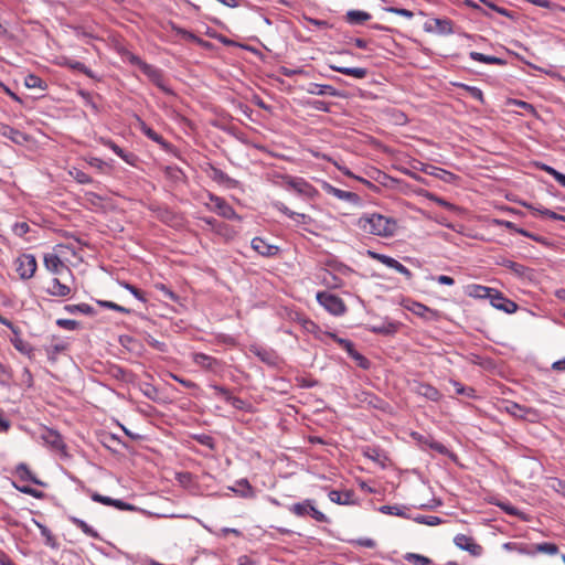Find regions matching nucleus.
Listing matches in <instances>:
<instances>
[{
  "label": "nucleus",
  "instance_id": "f257e3e1",
  "mask_svg": "<svg viewBox=\"0 0 565 565\" xmlns=\"http://www.w3.org/2000/svg\"><path fill=\"white\" fill-rule=\"evenodd\" d=\"M356 225L364 233L381 237H392L397 231L395 218L379 213L363 214L359 217Z\"/></svg>",
  "mask_w": 565,
  "mask_h": 565
},
{
  "label": "nucleus",
  "instance_id": "f03ea898",
  "mask_svg": "<svg viewBox=\"0 0 565 565\" xmlns=\"http://www.w3.org/2000/svg\"><path fill=\"white\" fill-rule=\"evenodd\" d=\"M316 298L319 305L333 316H342L347 312V306L339 296L328 291H319Z\"/></svg>",
  "mask_w": 565,
  "mask_h": 565
},
{
  "label": "nucleus",
  "instance_id": "7ed1b4c3",
  "mask_svg": "<svg viewBox=\"0 0 565 565\" xmlns=\"http://www.w3.org/2000/svg\"><path fill=\"white\" fill-rule=\"evenodd\" d=\"M209 200L211 204H206L207 207L220 216L227 220L241 218L235 210L223 198L209 193Z\"/></svg>",
  "mask_w": 565,
  "mask_h": 565
},
{
  "label": "nucleus",
  "instance_id": "20e7f679",
  "mask_svg": "<svg viewBox=\"0 0 565 565\" xmlns=\"http://www.w3.org/2000/svg\"><path fill=\"white\" fill-rule=\"evenodd\" d=\"M38 268L36 259L32 254H23L15 260V270L21 279H31Z\"/></svg>",
  "mask_w": 565,
  "mask_h": 565
},
{
  "label": "nucleus",
  "instance_id": "39448f33",
  "mask_svg": "<svg viewBox=\"0 0 565 565\" xmlns=\"http://www.w3.org/2000/svg\"><path fill=\"white\" fill-rule=\"evenodd\" d=\"M285 183L289 189H292L298 194L307 199H313L318 195L317 189L303 178L286 177Z\"/></svg>",
  "mask_w": 565,
  "mask_h": 565
},
{
  "label": "nucleus",
  "instance_id": "423d86ee",
  "mask_svg": "<svg viewBox=\"0 0 565 565\" xmlns=\"http://www.w3.org/2000/svg\"><path fill=\"white\" fill-rule=\"evenodd\" d=\"M454 543L458 548L467 551L471 556L479 557L483 553V547L473 537L466 534H457Z\"/></svg>",
  "mask_w": 565,
  "mask_h": 565
},
{
  "label": "nucleus",
  "instance_id": "0eeeda50",
  "mask_svg": "<svg viewBox=\"0 0 565 565\" xmlns=\"http://www.w3.org/2000/svg\"><path fill=\"white\" fill-rule=\"evenodd\" d=\"M489 300L492 307L507 313H514L518 310V305L514 301L505 298L501 291L494 288L491 291Z\"/></svg>",
  "mask_w": 565,
  "mask_h": 565
},
{
  "label": "nucleus",
  "instance_id": "6e6552de",
  "mask_svg": "<svg viewBox=\"0 0 565 565\" xmlns=\"http://www.w3.org/2000/svg\"><path fill=\"white\" fill-rule=\"evenodd\" d=\"M424 30L426 32L437 33L440 35H448L454 32L452 22L449 19H430L425 22Z\"/></svg>",
  "mask_w": 565,
  "mask_h": 565
},
{
  "label": "nucleus",
  "instance_id": "1a4fd4ad",
  "mask_svg": "<svg viewBox=\"0 0 565 565\" xmlns=\"http://www.w3.org/2000/svg\"><path fill=\"white\" fill-rule=\"evenodd\" d=\"M518 551L522 554H527V555H534L536 553H544L547 555H556V554H558L559 550L555 543L543 542V543L531 545V548L525 544H521L518 547Z\"/></svg>",
  "mask_w": 565,
  "mask_h": 565
},
{
  "label": "nucleus",
  "instance_id": "9d476101",
  "mask_svg": "<svg viewBox=\"0 0 565 565\" xmlns=\"http://www.w3.org/2000/svg\"><path fill=\"white\" fill-rule=\"evenodd\" d=\"M497 264L510 269L518 278L531 279L533 276V269L516 262H513L509 258L503 257L500 260H498Z\"/></svg>",
  "mask_w": 565,
  "mask_h": 565
},
{
  "label": "nucleus",
  "instance_id": "9b49d317",
  "mask_svg": "<svg viewBox=\"0 0 565 565\" xmlns=\"http://www.w3.org/2000/svg\"><path fill=\"white\" fill-rule=\"evenodd\" d=\"M142 73L162 92L166 94H171V89L166 85V81L161 70L157 68L153 65H143Z\"/></svg>",
  "mask_w": 565,
  "mask_h": 565
},
{
  "label": "nucleus",
  "instance_id": "f8f14e48",
  "mask_svg": "<svg viewBox=\"0 0 565 565\" xmlns=\"http://www.w3.org/2000/svg\"><path fill=\"white\" fill-rule=\"evenodd\" d=\"M413 392L431 402H438L443 396L436 387L424 382H416L413 386Z\"/></svg>",
  "mask_w": 565,
  "mask_h": 565
},
{
  "label": "nucleus",
  "instance_id": "ddd939ff",
  "mask_svg": "<svg viewBox=\"0 0 565 565\" xmlns=\"http://www.w3.org/2000/svg\"><path fill=\"white\" fill-rule=\"evenodd\" d=\"M207 173L213 181L217 182L218 184H223L230 189H234L238 185L237 180L231 178L224 171L214 167L213 164H210Z\"/></svg>",
  "mask_w": 565,
  "mask_h": 565
},
{
  "label": "nucleus",
  "instance_id": "4468645a",
  "mask_svg": "<svg viewBox=\"0 0 565 565\" xmlns=\"http://www.w3.org/2000/svg\"><path fill=\"white\" fill-rule=\"evenodd\" d=\"M405 307L407 310H409L414 315H416L420 318H424L425 320H428V321H434L439 318L438 311L430 309L420 302L413 301L411 305L405 306Z\"/></svg>",
  "mask_w": 565,
  "mask_h": 565
},
{
  "label": "nucleus",
  "instance_id": "2eb2a0df",
  "mask_svg": "<svg viewBox=\"0 0 565 565\" xmlns=\"http://www.w3.org/2000/svg\"><path fill=\"white\" fill-rule=\"evenodd\" d=\"M0 135L17 145H24L29 141L28 135L7 124H0Z\"/></svg>",
  "mask_w": 565,
  "mask_h": 565
},
{
  "label": "nucleus",
  "instance_id": "dca6fc26",
  "mask_svg": "<svg viewBox=\"0 0 565 565\" xmlns=\"http://www.w3.org/2000/svg\"><path fill=\"white\" fill-rule=\"evenodd\" d=\"M193 362L206 371L215 372L220 366L221 362L205 353L196 352L192 354Z\"/></svg>",
  "mask_w": 565,
  "mask_h": 565
},
{
  "label": "nucleus",
  "instance_id": "f3484780",
  "mask_svg": "<svg viewBox=\"0 0 565 565\" xmlns=\"http://www.w3.org/2000/svg\"><path fill=\"white\" fill-rule=\"evenodd\" d=\"M46 292L52 297L70 298L72 296V288L61 282L60 279L53 278L46 288Z\"/></svg>",
  "mask_w": 565,
  "mask_h": 565
},
{
  "label": "nucleus",
  "instance_id": "a211bd4d",
  "mask_svg": "<svg viewBox=\"0 0 565 565\" xmlns=\"http://www.w3.org/2000/svg\"><path fill=\"white\" fill-rule=\"evenodd\" d=\"M322 189L328 194H331L342 201L355 203L359 200V195L356 193L338 189L328 182H323Z\"/></svg>",
  "mask_w": 565,
  "mask_h": 565
},
{
  "label": "nucleus",
  "instance_id": "6ab92c4d",
  "mask_svg": "<svg viewBox=\"0 0 565 565\" xmlns=\"http://www.w3.org/2000/svg\"><path fill=\"white\" fill-rule=\"evenodd\" d=\"M42 440L51 446L55 450H61L64 448V441L58 431L50 428H45L41 434Z\"/></svg>",
  "mask_w": 565,
  "mask_h": 565
},
{
  "label": "nucleus",
  "instance_id": "aec40b11",
  "mask_svg": "<svg viewBox=\"0 0 565 565\" xmlns=\"http://www.w3.org/2000/svg\"><path fill=\"white\" fill-rule=\"evenodd\" d=\"M329 67L332 71H335L338 73H341V74H344L348 76H352L358 79H363L369 74L367 68H364V67H347V66L337 65L335 63H329Z\"/></svg>",
  "mask_w": 565,
  "mask_h": 565
},
{
  "label": "nucleus",
  "instance_id": "412c9836",
  "mask_svg": "<svg viewBox=\"0 0 565 565\" xmlns=\"http://www.w3.org/2000/svg\"><path fill=\"white\" fill-rule=\"evenodd\" d=\"M15 476L19 478L20 481H30L34 484L45 487L46 484L36 478V476L30 470L26 463H19L15 467Z\"/></svg>",
  "mask_w": 565,
  "mask_h": 565
},
{
  "label": "nucleus",
  "instance_id": "4be33fe9",
  "mask_svg": "<svg viewBox=\"0 0 565 565\" xmlns=\"http://www.w3.org/2000/svg\"><path fill=\"white\" fill-rule=\"evenodd\" d=\"M250 245L262 256H274L278 252L277 246L267 244L262 237H254Z\"/></svg>",
  "mask_w": 565,
  "mask_h": 565
},
{
  "label": "nucleus",
  "instance_id": "5701e85b",
  "mask_svg": "<svg viewBox=\"0 0 565 565\" xmlns=\"http://www.w3.org/2000/svg\"><path fill=\"white\" fill-rule=\"evenodd\" d=\"M307 93L311 95H318V96H339L338 90L331 86L326 84H317V83H310L308 87L306 88Z\"/></svg>",
  "mask_w": 565,
  "mask_h": 565
},
{
  "label": "nucleus",
  "instance_id": "b1692460",
  "mask_svg": "<svg viewBox=\"0 0 565 565\" xmlns=\"http://www.w3.org/2000/svg\"><path fill=\"white\" fill-rule=\"evenodd\" d=\"M44 266L52 274H58L62 269H67L70 271L56 254H45Z\"/></svg>",
  "mask_w": 565,
  "mask_h": 565
},
{
  "label": "nucleus",
  "instance_id": "393cba45",
  "mask_svg": "<svg viewBox=\"0 0 565 565\" xmlns=\"http://www.w3.org/2000/svg\"><path fill=\"white\" fill-rule=\"evenodd\" d=\"M505 411L515 418H526L530 414L535 413L532 408L521 406L514 402H508Z\"/></svg>",
  "mask_w": 565,
  "mask_h": 565
},
{
  "label": "nucleus",
  "instance_id": "a878e982",
  "mask_svg": "<svg viewBox=\"0 0 565 565\" xmlns=\"http://www.w3.org/2000/svg\"><path fill=\"white\" fill-rule=\"evenodd\" d=\"M232 491L236 492L242 498L253 499L255 498V490L250 486L247 479H239L236 481V487L231 488Z\"/></svg>",
  "mask_w": 565,
  "mask_h": 565
},
{
  "label": "nucleus",
  "instance_id": "bb28decb",
  "mask_svg": "<svg viewBox=\"0 0 565 565\" xmlns=\"http://www.w3.org/2000/svg\"><path fill=\"white\" fill-rule=\"evenodd\" d=\"M330 501L338 504H351L353 502L354 493L352 491H338L331 490L328 494Z\"/></svg>",
  "mask_w": 565,
  "mask_h": 565
},
{
  "label": "nucleus",
  "instance_id": "cd10ccee",
  "mask_svg": "<svg viewBox=\"0 0 565 565\" xmlns=\"http://www.w3.org/2000/svg\"><path fill=\"white\" fill-rule=\"evenodd\" d=\"M469 56L471 60L480 62V63L494 64V65H505L507 64V61L501 57L486 55V54L475 52V51L470 52Z\"/></svg>",
  "mask_w": 565,
  "mask_h": 565
},
{
  "label": "nucleus",
  "instance_id": "c85d7f7f",
  "mask_svg": "<svg viewBox=\"0 0 565 565\" xmlns=\"http://www.w3.org/2000/svg\"><path fill=\"white\" fill-rule=\"evenodd\" d=\"M312 503H313L312 500L307 499V500H303L302 502L294 503L289 508V511L300 518L310 515V508H311Z\"/></svg>",
  "mask_w": 565,
  "mask_h": 565
},
{
  "label": "nucleus",
  "instance_id": "c756f323",
  "mask_svg": "<svg viewBox=\"0 0 565 565\" xmlns=\"http://www.w3.org/2000/svg\"><path fill=\"white\" fill-rule=\"evenodd\" d=\"M68 520L72 522V524H74L77 529H79L87 536L93 537V539L99 537L97 531L94 530L90 525H88L85 521H83L76 516H70Z\"/></svg>",
  "mask_w": 565,
  "mask_h": 565
},
{
  "label": "nucleus",
  "instance_id": "7c9ffc66",
  "mask_svg": "<svg viewBox=\"0 0 565 565\" xmlns=\"http://www.w3.org/2000/svg\"><path fill=\"white\" fill-rule=\"evenodd\" d=\"M103 143L111 149L118 157H120L124 161H126L129 164H134L135 156L132 153L126 152L124 149H121L117 143H115L111 140L103 141Z\"/></svg>",
  "mask_w": 565,
  "mask_h": 565
},
{
  "label": "nucleus",
  "instance_id": "2f4dec72",
  "mask_svg": "<svg viewBox=\"0 0 565 565\" xmlns=\"http://www.w3.org/2000/svg\"><path fill=\"white\" fill-rule=\"evenodd\" d=\"M24 85L30 89L45 90L47 88L46 82L35 74H28L24 78Z\"/></svg>",
  "mask_w": 565,
  "mask_h": 565
},
{
  "label": "nucleus",
  "instance_id": "473e14b6",
  "mask_svg": "<svg viewBox=\"0 0 565 565\" xmlns=\"http://www.w3.org/2000/svg\"><path fill=\"white\" fill-rule=\"evenodd\" d=\"M371 19V14L365 11L351 10L347 13V21L351 24H362Z\"/></svg>",
  "mask_w": 565,
  "mask_h": 565
},
{
  "label": "nucleus",
  "instance_id": "72a5a7b5",
  "mask_svg": "<svg viewBox=\"0 0 565 565\" xmlns=\"http://www.w3.org/2000/svg\"><path fill=\"white\" fill-rule=\"evenodd\" d=\"M492 290L493 288L490 287L481 285H471L469 287V295L475 298L489 299Z\"/></svg>",
  "mask_w": 565,
  "mask_h": 565
},
{
  "label": "nucleus",
  "instance_id": "f704fd0d",
  "mask_svg": "<svg viewBox=\"0 0 565 565\" xmlns=\"http://www.w3.org/2000/svg\"><path fill=\"white\" fill-rule=\"evenodd\" d=\"M64 309L72 315L81 312L87 316H92L95 313L94 308L87 303L66 305Z\"/></svg>",
  "mask_w": 565,
  "mask_h": 565
},
{
  "label": "nucleus",
  "instance_id": "c9c22d12",
  "mask_svg": "<svg viewBox=\"0 0 565 565\" xmlns=\"http://www.w3.org/2000/svg\"><path fill=\"white\" fill-rule=\"evenodd\" d=\"M379 511L383 514L408 518L403 505H381Z\"/></svg>",
  "mask_w": 565,
  "mask_h": 565
},
{
  "label": "nucleus",
  "instance_id": "e433bc0d",
  "mask_svg": "<svg viewBox=\"0 0 565 565\" xmlns=\"http://www.w3.org/2000/svg\"><path fill=\"white\" fill-rule=\"evenodd\" d=\"M450 383L454 385L455 391L459 395L467 396L468 398H476V390L471 386H465L458 381L451 380Z\"/></svg>",
  "mask_w": 565,
  "mask_h": 565
},
{
  "label": "nucleus",
  "instance_id": "4c0bfd02",
  "mask_svg": "<svg viewBox=\"0 0 565 565\" xmlns=\"http://www.w3.org/2000/svg\"><path fill=\"white\" fill-rule=\"evenodd\" d=\"M369 255H370L373 259H375V260H377V262L382 263L383 265H385V266H387V267H390V268H394V267H395V265L398 263V260H396L395 258H393V257H391V256H387V255H384V254H379V253H375V252H371V250H370V252H369Z\"/></svg>",
  "mask_w": 565,
  "mask_h": 565
},
{
  "label": "nucleus",
  "instance_id": "58836bf2",
  "mask_svg": "<svg viewBox=\"0 0 565 565\" xmlns=\"http://www.w3.org/2000/svg\"><path fill=\"white\" fill-rule=\"evenodd\" d=\"M13 487L20 491L21 493H24V494H28V495H31L35 499H43L45 497L44 492L40 491V490H36L30 486H20L15 482L12 483Z\"/></svg>",
  "mask_w": 565,
  "mask_h": 565
},
{
  "label": "nucleus",
  "instance_id": "ea45409f",
  "mask_svg": "<svg viewBox=\"0 0 565 565\" xmlns=\"http://www.w3.org/2000/svg\"><path fill=\"white\" fill-rule=\"evenodd\" d=\"M322 282L329 288H339L342 286V280L328 270L323 273Z\"/></svg>",
  "mask_w": 565,
  "mask_h": 565
},
{
  "label": "nucleus",
  "instance_id": "a19ab883",
  "mask_svg": "<svg viewBox=\"0 0 565 565\" xmlns=\"http://www.w3.org/2000/svg\"><path fill=\"white\" fill-rule=\"evenodd\" d=\"M426 172L441 179L445 182H451L456 179V175L454 173L437 167H431V171Z\"/></svg>",
  "mask_w": 565,
  "mask_h": 565
},
{
  "label": "nucleus",
  "instance_id": "79ce46f5",
  "mask_svg": "<svg viewBox=\"0 0 565 565\" xmlns=\"http://www.w3.org/2000/svg\"><path fill=\"white\" fill-rule=\"evenodd\" d=\"M70 175L79 184H89L93 182V179L87 173L77 168L70 170Z\"/></svg>",
  "mask_w": 565,
  "mask_h": 565
},
{
  "label": "nucleus",
  "instance_id": "37998d69",
  "mask_svg": "<svg viewBox=\"0 0 565 565\" xmlns=\"http://www.w3.org/2000/svg\"><path fill=\"white\" fill-rule=\"evenodd\" d=\"M141 130L152 141H154L159 145L166 146V141H164L163 137L160 134H158L156 130H153L152 128L148 127L146 124H142Z\"/></svg>",
  "mask_w": 565,
  "mask_h": 565
},
{
  "label": "nucleus",
  "instance_id": "c03bdc74",
  "mask_svg": "<svg viewBox=\"0 0 565 565\" xmlns=\"http://www.w3.org/2000/svg\"><path fill=\"white\" fill-rule=\"evenodd\" d=\"M227 403L238 411L249 412L252 408V405L248 402L233 395L230 396Z\"/></svg>",
  "mask_w": 565,
  "mask_h": 565
},
{
  "label": "nucleus",
  "instance_id": "a18cd8bd",
  "mask_svg": "<svg viewBox=\"0 0 565 565\" xmlns=\"http://www.w3.org/2000/svg\"><path fill=\"white\" fill-rule=\"evenodd\" d=\"M405 559L408 562H413L417 565H430L431 564L430 558H428L424 555H420V554H415V553H407L405 555Z\"/></svg>",
  "mask_w": 565,
  "mask_h": 565
},
{
  "label": "nucleus",
  "instance_id": "49530a36",
  "mask_svg": "<svg viewBox=\"0 0 565 565\" xmlns=\"http://www.w3.org/2000/svg\"><path fill=\"white\" fill-rule=\"evenodd\" d=\"M414 520L419 524H426L429 526H435L441 523V519L436 515H419Z\"/></svg>",
  "mask_w": 565,
  "mask_h": 565
},
{
  "label": "nucleus",
  "instance_id": "de8ad7c7",
  "mask_svg": "<svg viewBox=\"0 0 565 565\" xmlns=\"http://www.w3.org/2000/svg\"><path fill=\"white\" fill-rule=\"evenodd\" d=\"M461 88H463L466 92H468V94L479 100L480 103H483V93L480 88L476 87V86H469V85H466V84H460L459 85Z\"/></svg>",
  "mask_w": 565,
  "mask_h": 565
},
{
  "label": "nucleus",
  "instance_id": "09e8293b",
  "mask_svg": "<svg viewBox=\"0 0 565 565\" xmlns=\"http://www.w3.org/2000/svg\"><path fill=\"white\" fill-rule=\"evenodd\" d=\"M97 303L103 308H108V309H111V310H115L118 312H122V313H130V310L128 308H125V307L117 305L116 302H113V301L98 300Z\"/></svg>",
  "mask_w": 565,
  "mask_h": 565
},
{
  "label": "nucleus",
  "instance_id": "8fccbe9b",
  "mask_svg": "<svg viewBox=\"0 0 565 565\" xmlns=\"http://www.w3.org/2000/svg\"><path fill=\"white\" fill-rule=\"evenodd\" d=\"M384 11L386 12H391V13H394V14H397V15H402L406 19H412L414 17V12L408 10V9H404V8H396V7H386L384 8Z\"/></svg>",
  "mask_w": 565,
  "mask_h": 565
},
{
  "label": "nucleus",
  "instance_id": "3c124183",
  "mask_svg": "<svg viewBox=\"0 0 565 565\" xmlns=\"http://www.w3.org/2000/svg\"><path fill=\"white\" fill-rule=\"evenodd\" d=\"M210 387L215 392V394L220 397H222L225 402L230 398L232 395L231 391L226 388L225 386H221L217 384H210Z\"/></svg>",
  "mask_w": 565,
  "mask_h": 565
},
{
  "label": "nucleus",
  "instance_id": "603ef678",
  "mask_svg": "<svg viewBox=\"0 0 565 565\" xmlns=\"http://www.w3.org/2000/svg\"><path fill=\"white\" fill-rule=\"evenodd\" d=\"M127 290H129L138 300L146 302L147 298L143 291L135 287L134 285H130L128 282L121 284Z\"/></svg>",
  "mask_w": 565,
  "mask_h": 565
},
{
  "label": "nucleus",
  "instance_id": "864d4df0",
  "mask_svg": "<svg viewBox=\"0 0 565 565\" xmlns=\"http://www.w3.org/2000/svg\"><path fill=\"white\" fill-rule=\"evenodd\" d=\"M79 95L84 99L85 104L87 106H89L95 113L99 111V108H98L97 104L95 103L94 97L90 93L81 90Z\"/></svg>",
  "mask_w": 565,
  "mask_h": 565
},
{
  "label": "nucleus",
  "instance_id": "5fc2aeb1",
  "mask_svg": "<svg viewBox=\"0 0 565 565\" xmlns=\"http://www.w3.org/2000/svg\"><path fill=\"white\" fill-rule=\"evenodd\" d=\"M358 366H360L363 370H367L370 367V361L360 352H354V354L351 356Z\"/></svg>",
  "mask_w": 565,
  "mask_h": 565
},
{
  "label": "nucleus",
  "instance_id": "6e6d98bb",
  "mask_svg": "<svg viewBox=\"0 0 565 565\" xmlns=\"http://www.w3.org/2000/svg\"><path fill=\"white\" fill-rule=\"evenodd\" d=\"M38 527L40 529L41 531V534L46 539V544L47 545H51V546H54V536L52 534V532L43 524H41L40 522H35Z\"/></svg>",
  "mask_w": 565,
  "mask_h": 565
},
{
  "label": "nucleus",
  "instance_id": "4d7b16f0",
  "mask_svg": "<svg viewBox=\"0 0 565 565\" xmlns=\"http://www.w3.org/2000/svg\"><path fill=\"white\" fill-rule=\"evenodd\" d=\"M195 440L199 444H201L205 447H209L210 449H214V439L210 435H205V434L198 435V436H195Z\"/></svg>",
  "mask_w": 565,
  "mask_h": 565
},
{
  "label": "nucleus",
  "instance_id": "13d9d810",
  "mask_svg": "<svg viewBox=\"0 0 565 565\" xmlns=\"http://www.w3.org/2000/svg\"><path fill=\"white\" fill-rule=\"evenodd\" d=\"M90 495V499L95 502H98V503H102L104 505H110L113 502V498L110 497H106V495H102L97 492H90L89 493Z\"/></svg>",
  "mask_w": 565,
  "mask_h": 565
},
{
  "label": "nucleus",
  "instance_id": "bf43d9fd",
  "mask_svg": "<svg viewBox=\"0 0 565 565\" xmlns=\"http://www.w3.org/2000/svg\"><path fill=\"white\" fill-rule=\"evenodd\" d=\"M56 324L67 330H75L78 327V322L72 319H57Z\"/></svg>",
  "mask_w": 565,
  "mask_h": 565
},
{
  "label": "nucleus",
  "instance_id": "052dcab7",
  "mask_svg": "<svg viewBox=\"0 0 565 565\" xmlns=\"http://www.w3.org/2000/svg\"><path fill=\"white\" fill-rule=\"evenodd\" d=\"M170 376L186 388H198L199 387L196 383H194L190 380L183 379L177 374L171 373Z\"/></svg>",
  "mask_w": 565,
  "mask_h": 565
},
{
  "label": "nucleus",
  "instance_id": "680f3d73",
  "mask_svg": "<svg viewBox=\"0 0 565 565\" xmlns=\"http://www.w3.org/2000/svg\"><path fill=\"white\" fill-rule=\"evenodd\" d=\"M30 230V226L25 222L15 223L13 225V232L18 236H24Z\"/></svg>",
  "mask_w": 565,
  "mask_h": 565
},
{
  "label": "nucleus",
  "instance_id": "e2e57ef3",
  "mask_svg": "<svg viewBox=\"0 0 565 565\" xmlns=\"http://www.w3.org/2000/svg\"><path fill=\"white\" fill-rule=\"evenodd\" d=\"M309 105L313 109L319 110V111H324V113L330 111V104L327 102H323V100H313V102H310Z\"/></svg>",
  "mask_w": 565,
  "mask_h": 565
},
{
  "label": "nucleus",
  "instance_id": "0e129e2a",
  "mask_svg": "<svg viewBox=\"0 0 565 565\" xmlns=\"http://www.w3.org/2000/svg\"><path fill=\"white\" fill-rule=\"evenodd\" d=\"M492 223L498 226L505 227L507 230L512 231V232H515V230L518 227L513 222L505 221V220L494 218V220H492Z\"/></svg>",
  "mask_w": 565,
  "mask_h": 565
},
{
  "label": "nucleus",
  "instance_id": "69168bd1",
  "mask_svg": "<svg viewBox=\"0 0 565 565\" xmlns=\"http://www.w3.org/2000/svg\"><path fill=\"white\" fill-rule=\"evenodd\" d=\"M310 516L312 519H315L316 521H318V522H326L327 521V516L324 515V513H322L321 511L316 509V507L313 504L310 508Z\"/></svg>",
  "mask_w": 565,
  "mask_h": 565
},
{
  "label": "nucleus",
  "instance_id": "338daca9",
  "mask_svg": "<svg viewBox=\"0 0 565 565\" xmlns=\"http://www.w3.org/2000/svg\"><path fill=\"white\" fill-rule=\"evenodd\" d=\"M498 507H500L509 515H520V511L509 503H498Z\"/></svg>",
  "mask_w": 565,
  "mask_h": 565
},
{
  "label": "nucleus",
  "instance_id": "774afa93",
  "mask_svg": "<svg viewBox=\"0 0 565 565\" xmlns=\"http://www.w3.org/2000/svg\"><path fill=\"white\" fill-rule=\"evenodd\" d=\"M128 61L140 68V71H143V65H148L145 61H142L138 55L130 53L128 55Z\"/></svg>",
  "mask_w": 565,
  "mask_h": 565
}]
</instances>
